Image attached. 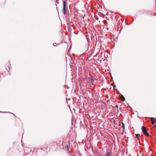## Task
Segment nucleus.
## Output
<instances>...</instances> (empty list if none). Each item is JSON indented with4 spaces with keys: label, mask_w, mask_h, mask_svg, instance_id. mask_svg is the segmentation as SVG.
<instances>
[{
    "label": "nucleus",
    "mask_w": 156,
    "mask_h": 156,
    "mask_svg": "<svg viewBox=\"0 0 156 156\" xmlns=\"http://www.w3.org/2000/svg\"><path fill=\"white\" fill-rule=\"evenodd\" d=\"M141 129L143 133L145 135L147 136H149V134L147 133V130L145 129V128L144 126H142Z\"/></svg>",
    "instance_id": "obj_1"
},
{
    "label": "nucleus",
    "mask_w": 156,
    "mask_h": 156,
    "mask_svg": "<svg viewBox=\"0 0 156 156\" xmlns=\"http://www.w3.org/2000/svg\"><path fill=\"white\" fill-rule=\"evenodd\" d=\"M63 12L64 15H66V2L65 0H63Z\"/></svg>",
    "instance_id": "obj_2"
},
{
    "label": "nucleus",
    "mask_w": 156,
    "mask_h": 156,
    "mask_svg": "<svg viewBox=\"0 0 156 156\" xmlns=\"http://www.w3.org/2000/svg\"><path fill=\"white\" fill-rule=\"evenodd\" d=\"M151 120L152 121V123L153 125H154L156 122V119L154 118L151 117L150 118Z\"/></svg>",
    "instance_id": "obj_3"
},
{
    "label": "nucleus",
    "mask_w": 156,
    "mask_h": 156,
    "mask_svg": "<svg viewBox=\"0 0 156 156\" xmlns=\"http://www.w3.org/2000/svg\"><path fill=\"white\" fill-rule=\"evenodd\" d=\"M105 156H112V155L110 153L108 152Z\"/></svg>",
    "instance_id": "obj_4"
},
{
    "label": "nucleus",
    "mask_w": 156,
    "mask_h": 156,
    "mask_svg": "<svg viewBox=\"0 0 156 156\" xmlns=\"http://www.w3.org/2000/svg\"><path fill=\"white\" fill-rule=\"evenodd\" d=\"M140 136L139 134H136V137L138 138V137Z\"/></svg>",
    "instance_id": "obj_5"
},
{
    "label": "nucleus",
    "mask_w": 156,
    "mask_h": 156,
    "mask_svg": "<svg viewBox=\"0 0 156 156\" xmlns=\"http://www.w3.org/2000/svg\"><path fill=\"white\" fill-rule=\"evenodd\" d=\"M56 43H54L53 44V45L54 46H56Z\"/></svg>",
    "instance_id": "obj_6"
},
{
    "label": "nucleus",
    "mask_w": 156,
    "mask_h": 156,
    "mask_svg": "<svg viewBox=\"0 0 156 156\" xmlns=\"http://www.w3.org/2000/svg\"><path fill=\"white\" fill-rule=\"evenodd\" d=\"M93 80V78H91V80Z\"/></svg>",
    "instance_id": "obj_7"
}]
</instances>
